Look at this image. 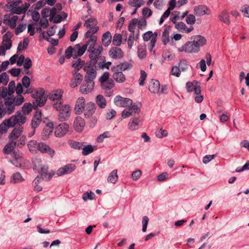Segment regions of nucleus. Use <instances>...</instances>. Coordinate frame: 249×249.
<instances>
[{
  "instance_id": "36",
  "label": "nucleus",
  "mask_w": 249,
  "mask_h": 249,
  "mask_svg": "<svg viewBox=\"0 0 249 249\" xmlns=\"http://www.w3.org/2000/svg\"><path fill=\"white\" fill-rule=\"evenodd\" d=\"M114 67L121 71H124L132 69L133 65L131 62H124L114 66Z\"/></svg>"
},
{
  "instance_id": "63",
  "label": "nucleus",
  "mask_w": 249,
  "mask_h": 249,
  "mask_svg": "<svg viewBox=\"0 0 249 249\" xmlns=\"http://www.w3.org/2000/svg\"><path fill=\"white\" fill-rule=\"evenodd\" d=\"M16 89V84L14 80L11 81L8 85V92L9 96H11L14 93Z\"/></svg>"
},
{
  "instance_id": "25",
  "label": "nucleus",
  "mask_w": 249,
  "mask_h": 249,
  "mask_svg": "<svg viewBox=\"0 0 249 249\" xmlns=\"http://www.w3.org/2000/svg\"><path fill=\"white\" fill-rule=\"evenodd\" d=\"M94 86V83L90 82H85L81 86L80 91L82 94H88L93 89Z\"/></svg>"
},
{
  "instance_id": "14",
  "label": "nucleus",
  "mask_w": 249,
  "mask_h": 249,
  "mask_svg": "<svg viewBox=\"0 0 249 249\" xmlns=\"http://www.w3.org/2000/svg\"><path fill=\"white\" fill-rule=\"evenodd\" d=\"M186 88L188 92L194 91L195 94L200 93L201 92L200 84L196 80L187 82L186 84Z\"/></svg>"
},
{
  "instance_id": "40",
  "label": "nucleus",
  "mask_w": 249,
  "mask_h": 249,
  "mask_svg": "<svg viewBox=\"0 0 249 249\" xmlns=\"http://www.w3.org/2000/svg\"><path fill=\"white\" fill-rule=\"evenodd\" d=\"M193 41L195 45L198 47V50L199 51L200 46H203L206 44V40L202 36H197L194 37Z\"/></svg>"
},
{
  "instance_id": "5",
  "label": "nucleus",
  "mask_w": 249,
  "mask_h": 249,
  "mask_svg": "<svg viewBox=\"0 0 249 249\" xmlns=\"http://www.w3.org/2000/svg\"><path fill=\"white\" fill-rule=\"evenodd\" d=\"M103 48L102 46H98L96 48H94L93 49L90 50L89 52V57L90 59V61H92L93 64H96L97 63V59L104 62L106 58L105 56L101 55L102 52H103Z\"/></svg>"
},
{
  "instance_id": "55",
  "label": "nucleus",
  "mask_w": 249,
  "mask_h": 249,
  "mask_svg": "<svg viewBox=\"0 0 249 249\" xmlns=\"http://www.w3.org/2000/svg\"><path fill=\"white\" fill-rule=\"evenodd\" d=\"M162 41L163 44L166 45L169 41V32L167 29H165L162 35Z\"/></svg>"
},
{
  "instance_id": "22",
  "label": "nucleus",
  "mask_w": 249,
  "mask_h": 249,
  "mask_svg": "<svg viewBox=\"0 0 249 249\" xmlns=\"http://www.w3.org/2000/svg\"><path fill=\"white\" fill-rule=\"evenodd\" d=\"M12 156L13 159L11 160V163L16 167H21L23 162V158L21 154H19L18 151L15 150L12 153Z\"/></svg>"
},
{
  "instance_id": "11",
  "label": "nucleus",
  "mask_w": 249,
  "mask_h": 249,
  "mask_svg": "<svg viewBox=\"0 0 249 249\" xmlns=\"http://www.w3.org/2000/svg\"><path fill=\"white\" fill-rule=\"evenodd\" d=\"M114 103L118 107H127L132 105L133 101L129 98L118 95L114 98Z\"/></svg>"
},
{
  "instance_id": "61",
  "label": "nucleus",
  "mask_w": 249,
  "mask_h": 249,
  "mask_svg": "<svg viewBox=\"0 0 249 249\" xmlns=\"http://www.w3.org/2000/svg\"><path fill=\"white\" fill-rule=\"evenodd\" d=\"M42 34L43 37L48 41L50 42L52 45L53 46H57L58 45V40L47 36H46V33L44 31L42 32Z\"/></svg>"
},
{
  "instance_id": "49",
  "label": "nucleus",
  "mask_w": 249,
  "mask_h": 249,
  "mask_svg": "<svg viewBox=\"0 0 249 249\" xmlns=\"http://www.w3.org/2000/svg\"><path fill=\"white\" fill-rule=\"evenodd\" d=\"M101 87L105 90H110L114 86V82L112 79H110L107 81L101 83Z\"/></svg>"
},
{
  "instance_id": "15",
  "label": "nucleus",
  "mask_w": 249,
  "mask_h": 249,
  "mask_svg": "<svg viewBox=\"0 0 249 249\" xmlns=\"http://www.w3.org/2000/svg\"><path fill=\"white\" fill-rule=\"evenodd\" d=\"M179 52L184 51L188 53H196L198 52V47L196 46L194 42L188 41L184 45L178 48Z\"/></svg>"
},
{
  "instance_id": "7",
  "label": "nucleus",
  "mask_w": 249,
  "mask_h": 249,
  "mask_svg": "<svg viewBox=\"0 0 249 249\" xmlns=\"http://www.w3.org/2000/svg\"><path fill=\"white\" fill-rule=\"evenodd\" d=\"M158 36V33L157 32L152 33V31H147L145 33L143 36V39L145 41H150L148 45V50L151 52L154 48Z\"/></svg>"
},
{
  "instance_id": "51",
  "label": "nucleus",
  "mask_w": 249,
  "mask_h": 249,
  "mask_svg": "<svg viewBox=\"0 0 249 249\" xmlns=\"http://www.w3.org/2000/svg\"><path fill=\"white\" fill-rule=\"evenodd\" d=\"M33 109V106L30 103H25L22 107V112L23 114L26 116V115L29 114Z\"/></svg>"
},
{
  "instance_id": "32",
  "label": "nucleus",
  "mask_w": 249,
  "mask_h": 249,
  "mask_svg": "<svg viewBox=\"0 0 249 249\" xmlns=\"http://www.w3.org/2000/svg\"><path fill=\"white\" fill-rule=\"evenodd\" d=\"M23 132V127L21 126H18L15 127L11 132L10 138L11 140L16 141L18 137L21 136V133Z\"/></svg>"
},
{
  "instance_id": "2",
  "label": "nucleus",
  "mask_w": 249,
  "mask_h": 249,
  "mask_svg": "<svg viewBox=\"0 0 249 249\" xmlns=\"http://www.w3.org/2000/svg\"><path fill=\"white\" fill-rule=\"evenodd\" d=\"M25 101L22 95H17L14 97H7L4 100L2 109L5 114H11L14 112L16 107L20 106Z\"/></svg>"
},
{
  "instance_id": "38",
  "label": "nucleus",
  "mask_w": 249,
  "mask_h": 249,
  "mask_svg": "<svg viewBox=\"0 0 249 249\" xmlns=\"http://www.w3.org/2000/svg\"><path fill=\"white\" fill-rule=\"evenodd\" d=\"M75 59L73 61L72 67L74 68V70H76L78 71L83 66L85 67L86 63L85 61L82 60L80 58H75Z\"/></svg>"
},
{
  "instance_id": "12",
  "label": "nucleus",
  "mask_w": 249,
  "mask_h": 249,
  "mask_svg": "<svg viewBox=\"0 0 249 249\" xmlns=\"http://www.w3.org/2000/svg\"><path fill=\"white\" fill-rule=\"evenodd\" d=\"M37 151L42 154H47L51 158H53L55 154L54 149L43 142H38Z\"/></svg>"
},
{
  "instance_id": "42",
  "label": "nucleus",
  "mask_w": 249,
  "mask_h": 249,
  "mask_svg": "<svg viewBox=\"0 0 249 249\" xmlns=\"http://www.w3.org/2000/svg\"><path fill=\"white\" fill-rule=\"evenodd\" d=\"M96 103L101 108H104L107 106V101L105 97L102 95H98L96 98Z\"/></svg>"
},
{
  "instance_id": "46",
  "label": "nucleus",
  "mask_w": 249,
  "mask_h": 249,
  "mask_svg": "<svg viewBox=\"0 0 249 249\" xmlns=\"http://www.w3.org/2000/svg\"><path fill=\"white\" fill-rule=\"evenodd\" d=\"M24 180V178L19 172H16L13 174L10 181L13 183H19Z\"/></svg>"
},
{
  "instance_id": "24",
  "label": "nucleus",
  "mask_w": 249,
  "mask_h": 249,
  "mask_svg": "<svg viewBox=\"0 0 249 249\" xmlns=\"http://www.w3.org/2000/svg\"><path fill=\"white\" fill-rule=\"evenodd\" d=\"M85 125V121L83 118L80 116L75 118L73 123V127L76 131L81 132L83 130Z\"/></svg>"
},
{
  "instance_id": "33",
  "label": "nucleus",
  "mask_w": 249,
  "mask_h": 249,
  "mask_svg": "<svg viewBox=\"0 0 249 249\" xmlns=\"http://www.w3.org/2000/svg\"><path fill=\"white\" fill-rule=\"evenodd\" d=\"M97 23L98 22L97 19L91 17L86 20L84 24V26L89 29H94V28H97L98 31L99 27L97 26Z\"/></svg>"
},
{
  "instance_id": "16",
  "label": "nucleus",
  "mask_w": 249,
  "mask_h": 249,
  "mask_svg": "<svg viewBox=\"0 0 249 249\" xmlns=\"http://www.w3.org/2000/svg\"><path fill=\"white\" fill-rule=\"evenodd\" d=\"M194 12L195 16H204L211 14V10L205 5H199L194 7Z\"/></svg>"
},
{
  "instance_id": "23",
  "label": "nucleus",
  "mask_w": 249,
  "mask_h": 249,
  "mask_svg": "<svg viewBox=\"0 0 249 249\" xmlns=\"http://www.w3.org/2000/svg\"><path fill=\"white\" fill-rule=\"evenodd\" d=\"M111 71L113 72L112 77L116 82L122 83L125 81V76L122 71L118 70L114 66L111 68Z\"/></svg>"
},
{
  "instance_id": "19",
  "label": "nucleus",
  "mask_w": 249,
  "mask_h": 249,
  "mask_svg": "<svg viewBox=\"0 0 249 249\" xmlns=\"http://www.w3.org/2000/svg\"><path fill=\"white\" fill-rule=\"evenodd\" d=\"M109 56L115 59L122 58L124 56V53L121 48L116 46L111 48L108 52Z\"/></svg>"
},
{
  "instance_id": "20",
  "label": "nucleus",
  "mask_w": 249,
  "mask_h": 249,
  "mask_svg": "<svg viewBox=\"0 0 249 249\" xmlns=\"http://www.w3.org/2000/svg\"><path fill=\"white\" fill-rule=\"evenodd\" d=\"M96 106L94 103L89 102L86 104L84 110V115L87 118H90L92 117L95 113Z\"/></svg>"
},
{
  "instance_id": "30",
  "label": "nucleus",
  "mask_w": 249,
  "mask_h": 249,
  "mask_svg": "<svg viewBox=\"0 0 249 249\" xmlns=\"http://www.w3.org/2000/svg\"><path fill=\"white\" fill-rule=\"evenodd\" d=\"M41 121V113L40 111H36L31 122V128L36 129L38 126Z\"/></svg>"
},
{
  "instance_id": "56",
  "label": "nucleus",
  "mask_w": 249,
  "mask_h": 249,
  "mask_svg": "<svg viewBox=\"0 0 249 249\" xmlns=\"http://www.w3.org/2000/svg\"><path fill=\"white\" fill-rule=\"evenodd\" d=\"M122 40V36L119 34H116L113 36L112 43L116 46H119L121 44Z\"/></svg>"
},
{
  "instance_id": "3",
  "label": "nucleus",
  "mask_w": 249,
  "mask_h": 249,
  "mask_svg": "<svg viewBox=\"0 0 249 249\" xmlns=\"http://www.w3.org/2000/svg\"><path fill=\"white\" fill-rule=\"evenodd\" d=\"M96 64H93L92 61H88L86 63L84 70L86 72L85 77V82L94 83V80L96 77L97 72L95 70Z\"/></svg>"
},
{
  "instance_id": "59",
  "label": "nucleus",
  "mask_w": 249,
  "mask_h": 249,
  "mask_svg": "<svg viewBox=\"0 0 249 249\" xmlns=\"http://www.w3.org/2000/svg\"><path fill=\"white\" fill-rule=\"evenodd\" d=\"M178 66L181 71H185L189 68V64L186 60L183 59L179 61Z\"/></svg>"
},
{
  "instance_id": "6",
  "label": "nucleus",
  "mask_w": 249,
  "mask_h": 249,
  "mask_svg": "<svg viewBox=\"0 0 249 249\" xmlns=\"http://www.w3.org/2000/svg\"><path fill=\"white\" fill-rule=\"evenodd\" d=\"M32 97L34 98L33 104L36 107L43 106L47 100L45 92L42 89L36 91V93L32 95Z\"/></svg>"
},
{
  "instance_id": "4",
  "label": "nucleus",
  "mask_w": 249,
  "mask_h": 249,
  "mask_svg": "<svg viewBox=\"0 0 249 249\" xmlns=\"http://www.w3.org/2000/svg\"><path fill=\"white\" fill-rule=\"evenodd\" d=\"M63 90L57 89L53 90L50 94L49 98L52 101L53 106L54 108H59L60 105L63 103Z\"/></svg>"
},
{
  "instance_id": "9",
  "label": "nucleus",
  "mask_w": 249,
  "mask_h": 249,
  "mask_svg": "<svg viewBox=\"0 0 249 249\" xmlns=\"http://www.w3.org/2000/svg\"><path fill=\"white\" fill-rule=\"evenodd\" d=\"M127 108L124 109L122 113V117L123 118H127L130 116H134L136 114H139L141 111L140 107L136 104H133Z\"/></svg>"
},
{
  "instance_id": "41",
  "label": "nucleus",
  "mask_w": 249,
  "mask_h": 249,
  "mask_svg": "<svg viewBox=\"0 0 249 249\" xmlns=\"http://www.w3.org/2000/svg\"><path fill=\"white\" fill-rule=\"evenodd\" d=\"M118 179V176L117 175V170L115 169L111 171L107 179L108 182L115 184L116 183Z\"/></svg>"
},
{
  "instance_id": "34",
  "label": "nucleus",
  "mask_w": 249,
  "mask_h": 249,
  "mask_svg": "<svg viewBox=\"0 0 249 249\" xmlns=\"http://www.w3.org/2000/svg\"><path fill=\"white\" fill-rule=\"evenodd\" d=\"M47 17H32L33 19L36 21H39V24L42 28H47L49 25V22Z\"/></svg>"
},
{
  "instance_id": "62",
  "label": "nucleus",
  "mask_w": 249,
  "mask_h": 249,
  "mask_svg": "<svg viewBox=\"0 0 249 249\" xmlns=\"http://www.w3.org/2000/svg\"><path fill=\"white\" fill-rule=\"evenodd\" d=\"M8 89L7 90V88L4 87H1L0 88V97L6 100V98L7 97H11V96H9Z\"/></svg>"
},
{
  "instance_id": "35",
  "label": "nucleus",
  "mask_w": 249,
  "mask_h": 249,
  "mask_svg": "<svg viewBox=\"0 0 249 249\" xmlns=\"http://www.w3.org/2000/svg\"><path fill=\"white\" fill-rule=\"evenodd\" d=\"M17 143L16 141L11 140V141L8 142L3 148L4 153L6 154H9L10 153L12 154Z\"/></svg>"
},
{
  "instance_id": "64",
  "label": "nucleus",
  "mask_w": 249,
  "mask_h": 249,
  "mask_svg": "<svg viewBox=\"0 0 249 249\" xmlns=\"http://www.w3.org/2000/svg\"><path fill=\"white\" fill-rule=\"evenodd\" d=\"M181 72V71L179 68L178 67V66H174L172 68L171 73L172 75L176 77H179L180 75Z\"/></svg>"
},
{
  "instance_id": "8",
  "label": "nucleus",
  "mask_w": 249,
  "mask_h": 249,
  "mask_svg": "<svg viewBox=\"0 0 249 249\" xmlns=\"http://www.w3.org/2000/svg\"><path fill=\"white\" fill-rule=\"evenodd\" d=\"M55 109L59 111L58 119L61 122L67 120L70 116V107L68 105L62 103L59 108Z\"/></svg>"
},
{
  "instance_id": "43",
  "label": "nucleus",
  "mask_w": 249,
  "mask_h": 249,
  "mask_svg": "<svg viewBox=\"0 0 249 249\" xmlns=\"http://www.w3.org/2000/svg\"><path fill=\"white\" fill-rule=\"evenodd\" d=\"M10 127H13L11 123L8 121V119L4 120L0 125V133L3 134L6 133Z\"/></svg>"
},
{
  "instance_id": "10",
  "label": "nucleus",
  "mask_w": 249,
  "mask_h": 249,
  "mask_svg": "<svg viewBox=\"0 0 249 249\" xmlns=\"http://www.w3.org/2000/svg\"><path fill=\"white\" fill-rule=\"evenodd\" d=\"M26 120V117L21 114V112L18 111L14 116H12L8 119L12 124V126H14L16 124L21 126L25 123Z\"/></svg>"
},
{
  "instance_id": "53",
  "label": "nucleus",
  "mask_w": 249,
  "mask_h": 249,
  "mask_svg": "<svg viewBox=\"0 0 249 249\" xmlns=\"http://www.w3.org/2000/svg\"><path fill=\"white\" fill-rule=\"evenodd\" d=\"M137 53L139 58L143 59L145 58L146 55L145 47L142 45L139 46L138 47Z\"/></svg>"
},
{
  "instance_id": "50",
  "label": "nucleus",
  "mask_w": 249,
  "mask_h": 249,
  "mask_svg": "<svg viewBox=\"0 0 249 249\" xmlns=\"http://www.w3.org/2000/svg\"><path fill=\"white\" fill-rule=\"evenodd\" d=\"M95 146H92L90 144L85 145L82 147V154L84 156H87L91 153L94 150Z\"/></svg>"
},
{
  "instance_id": "60",
  "label": "nucleus",
  "mask_w": 249,
  "mask_h": 249,
  "mask_svg": "<svg viewBox=\"0 0 249 249\" xmlns=\"http://www.w3.org/2000/svg\"><path fill=\"white\" fill-rule=\"evenodd\" d=\"M94 197L95 194L91 191L85 192L82 196V198L85 201L88 200H92Z\"/></svg>"
},
{
  "instance_id": "54",
  "label": "nucleus",
  "mask_w": 249,
  "mask_h": 249,
  "mask_svg": "<svg viewBox=\"0 0 249 249\" xmlns=\"http://www.w3.org/2000/svg\"><path fill=\"white\" fill-rule=\"evenodd\" d=\"M9 76L6 72H2L0 74V85L6 86L9 81Z\"/></svg>"
},
{
  "instance_id": "39",
  "label": "nucleus",
  "mask_w": 249,
  "mask_h": 249,
  "mask_svg": "<svg viewBox=\"0 0 249 249\" xmlns=\"http://www.w3.org/2000/svg\"><path fill=\"white\" fill-rule=\"evenodd\" d=\"M96 41L97 37L92 36L91 38L88 39V40L86 41V43L84 45L86 46V49H88V51L89 52L94 48Z\"/></svg>"
},
{
  "instance_id": "26",
  "label": "nucleus",
  "mask_w": 249,
  "mask_h": 249,
  "mask_svg": "<svg viewBox=\"0 0 249 249\" xmlns=\"http://www.w3.org/2000/svg\"><path fill=\"white\" fill-rule=\"evenodd\" d=\"M160 83L158 80L152 79L149 83V90L154 94L160 93Z\"/></svg>"
},
{
  "instance_id": "37",
  "label": "nucleus",
  "mask_w": 249,
  "mask_h": 249,
  "mask_svg": "<svg viewBox=\"0 0 249 249\" xmlns=\"http://www.w3.org/2000/svg\"><path fill=\"white\" fill-rule=\"evenodd\" d=\"M139 31L137 30L136 34L130 33L127 39V45L128 48L131 49L133 46L134 41L139 38Z\"/></svg>"
},
{
  "instance_id": "27",
  "label": "nucleus",
  "mask_w": 249,
  "mask_h": 249,
  "mask_svg": "<svg viewBox=\"0 0 249 249\" xmlns=\"http://www.w3.org/2000/svg\"><path fill=\"white\" fill-rule=\"evenodd\" d=\"M140 126V118L139 117L131 118L128 124V128L130 131L138 130Z\"/></svg>"
},
{
  "instance_id": "48",
  "label": "nucleus",
  "mask_w": 249,
  "mask_h": 249,
  "mask_svg": "<svg viewBox=\"0 0 249 249\" xmlns=\"http://www.w3.org/2000/svg\"><path fill=\"white\" fill-rule=\"evenodd\" d=\"M41 179V177L37 176L33 181V185L34 188V191L38 192L42 190V187L39 185V183Z\"/></svg>"
},
{
  "instance_id": "21",
  "label": "nucleus",
  "mask_w": 249,
  "mask_h": 249,
  "mask_svg": "<svg viewBox=\"0 0 249 249\" xmlns=\"http://www.w3.org/2000/svg\"><path fill=\"white\" fill-rule=\"evenodd\" d=\"M86 106L85 99L83 97L78 98L75 105L74 110L77 114H80Z\"/></svg>"
},
{
  "instance_id": "58",
  "label": "nucleus",
  "mask_w": 249,
  "mask_h": 249,
  "mask_svg": "<svg viewBox=\"0 0 249 249\" xmlns=\"http://www.w3.org/2000/svg\"><path fill=\"white\" fill-rule=\"evenodd\" d=\"M97 28H94V29H89V30L85 33L84 35V39L91 38L92 36H96L93 34L97 32Z\"/></svg>"
},
{
  "instance_id": "18",
  "label": "nucleus",
  "mask_w": 249,
  "mask_h": 249,
  "mask_svg": "<svg viewBox=\"0 0 249 249\" xmlns=\"http://www.w3.org/2000/svg\"><path fill=\"white\" fill-rule=\"evenodd\" d=\"M69 125L66 123H62L57 125L54 131V134L57 137H62L65 135L68 131Z\"/></svg>"
},
{
  "instance_id": "44",
  "label": "nucleus",
  "mask_w": 249,
  "mask_h": 249,
  "mask_svg": "<svg viewBox=\"0 0 249 249\" xmlns=\"http://www.w3.org/2000/svg\"><path fill=\"white\" fill-rule=\"evenodd\" d=\"M68 142L71 147L78 150L82 149L84 144V142H80L72 140H69Z\"/></svg>"
},
{
  "instance_id": "17",
  "label": "nucleus",
  "mask_w": 249,
  "mask_h": 249,
  "mask_svg": "<svg viewBox=\"0 0 249 249\" xmlns=\"http://www.w3.org/2000/svg\"><path fill=\"white\" fill-rule=\"evenodd\" d=\"M72 74L73 76V78L71 82L70 86L71 88H74L81 84L83 79V75L76 70H73L72 72Z\"/></svg>"
},
{
  "instance_id": "13",
  "label": "nucleus",
  "mask_w": 249,
  "mask_h": 249,
  "mask_svg": "<svg viewBox=\"0 0 249 249\" xmlns=\"http://www.w3.org/2000/svg\"><path fill=\"white\" fill-rule=\"evenodd\" d=\"M76 166L72 163H69L59 168L56 171L57 176H62L64 175L70 174L76 169Z\"/></svg>"
},
{
  "instance_id": "29",
  "label": "nucleus",
  "mask_w": 249,
  "mask_h": 249,
  "mask_svg": "<svg viewBox=\"0 0 249 249\" xmlns=\"http://www.w3.org/2000/svg\"><path fill=\"white\" fill-rule=\"evenodd\" d=\"M74 54H73V58H76L78 57L82 56L85 52L86 49V46L84 45L82 46L79 44L75 45L73 47Z\"/></svg>"
},
{
  "instance_id": "31",
  "label": "nucleus",
  "mask_w": 249,
  "mask_h": 249,
  "mask_svg": "<svg viewBox=\"0 0 249 249\" xmlns=\"http://www.w3.org/2000/svg\"><path fill=\"white\" fill-rule=\"evenodd\" d=\"M18 17H4V23L9 25L11 28H15L17 25V21Z\"/></svg>"
},
{
  "instance_id": "47",
  "label": "nucleus",
  "mask_w": 249,
  "mask_h": 249,
  "mask_svg": "<svg viewBox=\"0 0 249 249\" xmlns=\"http://www.w3.org/2000/svg\"><path fill=\"white\" fill-rule=\"evenodd\" d=\"M111 40V36L109 32L107 31L104 34L102 38V42L104 45L106 47L108 46Z\"/></svg>"
},
{
  "instance_id": "57",
  "label": "nucleus",
  "mask_w": 249,
  "mask_h": 249,
  "mask_svg": "<svg viewBox=\"0 0 249 249\" xmlns=\"http://www.w3.org/2000/svg\"><path fill=\"white\" fill-rule=\"evenodd\" d=\"M138 22V19L135 18H133L130 22L128 25V30L130 32V33H135V30L136 28V25H137Z\"/></svg>"
},
{
  "instance_id": "45",
  "label": "nucleus",
  "mask_w": 249,
  "mask_h": 249,
  "mask_svg": "<svg viewBox=\"0 0 249 249\" xmlns=\"http://www.w3.org/2000/svg\"><path fill=\"white\" fill-rule=\"evenodd\" d=\"M38 143L35 140H31L28 143L29 151L32 153H36L38 148Z\"/></svg>"
},
{
  "instance_id": "52",
  "label": "nucleus",
  "mask_w": 249,
  "mask_h": 249,
  "mask_svg": "<svg viewBox=\"0 0 249 249\" xmlns=\"http://www.w3.org/2000/svg\"><path fill=\"white\" fill-rule=\"evenodd\" d=\"M144 1L143 0H130L128 4L133 7L138 8L143 5Z\"/></svg>"
},
{
  "instance_id": "28",
  "label": "nucleus",
  "mask_w": 249,
  "mask_h": 249,
  "mask_svg": "<svg viewBox=\"0 0 249 249\" xmlns=\"http://www.w3.org/2000/svg\"><path fill=\"white\" fill-rule=\"evenodd\" d=\"M11 37L12 34L10 32L6 33L2 37L3 46L5 50H9L12 46Z\"/></svg>"
},
{
  "instance_id": "1",
  "label": "nucleus",
  "mask_w": 249,
  "mask_h": 249,
  "mask_svg": "<svg viewBox=\"0 0 249 249\" xmlns=\"http://www.w3.org/2000/svg\"><path fill=\"white\" fill-rule=\"evenodd\" d=\"M13 0H8V3L4 6V10L6 12H10L12 14H25L26 11L29 8L30 4L25 3L23 4L20 0L12 2Z\"/></svg>"
}]
</instances>
